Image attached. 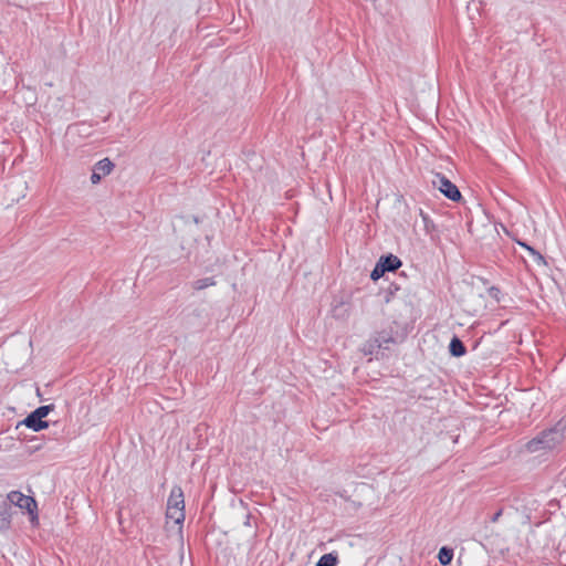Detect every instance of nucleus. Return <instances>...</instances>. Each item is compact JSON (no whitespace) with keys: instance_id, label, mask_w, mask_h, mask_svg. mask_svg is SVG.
I'll list each match as a JSON object with an SVG mask.
<instances>
[{"instance_id":"f257e3e1","label":"nucleus","mask_w":566,"mask_h":566,"mask_svg":"<svg viewBox=\"0 0 566 566\" xmlns=\"http://www.w3.org/2000/svg\"><path fill=\"white\" fill-rule=\"evenodd\" d=\"M566 427L558 422L555 427L543 430L526 443V450L531 453L554 449L564 439Z\"/></svg>"},{"instance_id":"f03ea898","label":"nucleus","mask_w":566,"mask_h":566,"mask_svg":"<svg viewBox=\"0 0 566 566\" xmlns=\"http://www.w3.org/2000/svg\"><path fill=\"white\" fill-rule=\"evenodd\" d=\"M10 505H15L21 510H25L30 515V522L32 525L39 524L38 515V503L34 497L24 495L20 491H11L7 495V500Z\"/></svg>"},{"instance_id":"7ed1b4c3","label":"nucleus","mask_w":566,"mask_h":566,"mask_svg":"<svg viewBox=\"0 0 566 566\" xmlns=\"http://www.w3.org/2000/svg\"><path fill=\"white\" fill-rule=\"evenodd\" d=\"M433 187L438 188L446 198L459 202L462 199V195L459 188L449 180L444 175L438 172L432 179Z\"/></svg>"},{"instance_id":"20e7f679","label":"nucleus","mask_w":566,"mask_h":566,"mask_svg":"<svg viewBox=\"0 0 566 566\" xmlns=\"http://www.w3.org/2000/svg\"><path fill=\"white\" fill-rule=\"evenodd\" d=\"M25 426L27 428L32 429L33 431H41L49 427V421L43 420L41 416H36L35 411H31L22 421H20L17 426Z\"/></svg>"},{"instance_id":"39448f33","label":"nucleus","mask_w":566,"mask_h":566,"mask_svg":"<svg viewBox=\"0 0 566 566\" xmlns=\"http://www.w3.org/2000/svg\"><path fill=\"white\" fill-rule=\"evenodd\" d=\"M174 509H185V500L182 489L178 485H175L171 489L170 495L167 501V510Z\"/></svg>"},{"instance_id":"423d86ee","label":"nucleus","mask_w":566,"mask_h":566,"mask_svg":"<svg viewBox=\"0 0 566 566\" xmlns=\"http://www.w3.org/2000/svg\"><path fill=\"white\" fill-rule=\"evenodd\" d=\"M377 263H379L386 272H395L402 265L401 260L392 253L381 255Z\"/></svg>"},{"instance_id":"0eeeda50","label":"nucleus","mask_w":566,"mask_h":566,"mask_svg":"<svg viewBox=\"0 0 566 566\" xmlns=\"http://www.w3.org/2000/svg\"><path fill=\"white\" fill-rule=\"evenodd\" d=\"M12 507L7 501H0V530H8L11 525Z\"/></svg>"},{"instance_id":"6e6552de","label":"nucleus","mask_w":566,"mask_h":566,"mask_svg":"<svg viewBox=\"0 0 566 566\" xmlns=\"http://www.w3.org/2000/svg\"><path fill=\"white\" fill-rule=\"evenodd\" d=\"M448 348L452 357L459 358L467 354V347L464 343L455 335L451 338Z\"/></svg>"},{"instance_id":"1a4fd4ad","label":"nucleus","mask_w":566,"mask_h":566,"mask_svg":"<svg viewBox=\"0 0 566 566\" xmlns=\"http://www.w3.org/2000/svg\"><path fill=\"white\" fill-rule=\"evenodd\" d=\"M382 349H389V344L395 343L391 329H382L374 334Z\"/></svg>"},{"instance_id":"9d476101","label":"nucleus","mask_w":566,"mask_h":566,"mask_svg":"<svg viewBox=\"0 0 566 566\" xmlns=\"http://www.w3.org/2000/svg\"><path fill=\"white\" fill-rule=\"evenodd\" d=\"M114 167H115L114 163L109 158L106 157V158L98 160L93 166V169L96 170L97 172H99L101 176L104 178L113 171Z\"/></svg>"},{"instance_id":"9b49d317","label":"nucleus","mask_w":566,"mask_h":566,"mask_svg":"<svg viewBox=\"0 0 566 566\" xmlns=\"http://www.w3.org/2000/svg\"><path fill=\"white\" fill-rule=\"evenodd\" d=\"M419 214L423 221L426 233L429 234L432 239L438 237V228L429 214H427L422 209H419Z\"/></svg>"},{"instance_id":"f8f14e48","label":"nucleus","mask_w":566,"mask_h":566,"mask_svg":"<svg viewBox=\"0 0 566 566\" xmlns=\"http://www.w3.org/2000/svg\"><path fill=\"white\" fill-rule=\"evenodd\" d=\"M166 518L174 520V523L179 525V531H181L182 523L185 521V509H174L166 511Z\"/></svg>"},{"instance_id":"ddd939ff","label":"nucleus","mask_w":566,"mask_h":566,"mask_svg":"<svg viewBox=\"0 0 566 566\" xmlns=\"http://www.w3.org/2000/svg\"><path fill=\"white\" fill-rule=\"evenodd\" d=\"M516 242H517V244H520L522 248H524L530 253V255L533 258L535 263H537L538 265L546 264L544 256L538 251H536L533 247H531L526 242H523L520 240H516Z\"/></svg>"},{"instance_id":"4468645a","label":"nucleus","mask_w":566,"mask_h":566,"mask_svg":"<svg viewBox=\"0 0 566 566\" xmlns=\"http://www.w3.org/2000/svg\"><path fill=\"white\" fill-rule=\"evenodd\" d=\"M453 549L451 547H448V546H443L440 548L439 553H438V559H439V563L442 565V566H447L449 565L452 559H453Z\"/></svg>"},{"instance_id":"2eb2a0df","label":"nucleus","mask_w":566,"mask_h":566,"mask_svg":"<svg viewBox=\"0 0 566 566\" xmlns=\"http://www.w3.org/2000/svg\"><path fill=\"white\" fill-rule=\"evenodd\" d=\"M338 555L335 552L324 554L319 557L316 566H337Z\"/></svg>"},{"instance_id":"dca6fc26","label":"nucleus","mask_w":566,"mask_h":566,"mask_svg":"<svg viewBox=\"0 0 566 566\" xmlns=\"http://www.w3.org/2000/svg\"><path fill=\"white\" fill-rule=\"evenodd\" d=\"M381 349V346L374 335L364 345V353L366 355H377Z\"/></svg>"},{"instance_id":"f3484780","label":"nucleus","mask_w":566,"mask_h":566,"mask_svg":"<svg viewBox=\"0 0 566 566\" xmlns=\"http://www.w3.org/2000/svg\"><path fill=\"white\" fill-rule=\"evenodd\" d=\"M333 316L336 318H345L348 316V306L344 302H339L333 306Z\"/></svg>"},{"instance_id":"a211bd4d","label":"nucleus","mask_w":566,"mask_h":566,"mask_svg":"<svg viewBox=\"0 0 566 566\" xmlns=\"http://www.w3.org/2000/svg\"><path fill=\"white\" fill-rule=\"evenodd\" d=\"M216 285L213 277L199 279L192 283V287L197 291Z\"/></svg>"},{"instance_id":"6ab92c4d","label":"nucleus","mask_w":566,"mask_h":566,"mask_svg":"<svg viewBox=\"0 0 566 566\" xmlns=\"http://www.w3.org/2000/svg\"><path fill=\"white\" fill-rule=\"evenodd\" d=\"M54 409V405H44L40 406L33 411L36 412V416H41V418H45L52 410Z\"/></svg>"},{"instance_id":"aec40b11","label":"nucleus","mask_w":566,"mask_h":566,"mask_svg":"<svg viewBox=\"0 0 566 566\" xmlns=\"http://www.w3.org/2000/svg\"><path fill=\"white\" fill-rule=\"evenodd\" d=\"M385 273L387 272L379 265V263H376L375 268L370 273V279L373 281H378Z\"/></svg>"},{"instance_id":"412c9836","label":"nucleus","mask_w":566,"mask_h":566,"mask_svg":"<svg viewBox=\"0 0 566 566\" xmlns=\"http://www.w3.org/2000/svg\"><path fill=\"white\" fill-rule=\"evenodd\" d=\"M9 6H15L18 8H25L28 4L27 0H6Z\"/></svg>"},{"instance_id":"4be33fe9","label":"nucleus","mask_w":566,"mask_h":566,"mask_svg":"<svg viewBox=\"0 0 566 566\" xmlns=\"http://www.w3.org/2000/svg\"><path fill=\"white\" fill-rule=\"evenodd\" d=\"M102 179H103V177L101 176V174L97 172L96 170L92 169L91 182L93 185H97L101 182Z\"/></svg>"},{"instance_id":"5701e85b","label":"nucleus","mask_w":566,"mask_h":566,"mask_svg":"<svg viewBox=\"0 0 566 566\" xmlns=\"http://www.w3.org/2000/svg\"><path fill=\"white\" fill-rule=\"evenodd\" d=\"M502 513H503V510H502V509H500L499 511H496V512L492 515V517H491V522H492V523L497 522V521H499V518L501 517Z\"/></svg>"},{"instance_id":"b1692460","label":"nucleus","mask_w":566,"mask_h":566,"mask_svg":"<svg viewBox=\"0 0 566 566\" xmlns=\"http://www.w3.org/2000/svg\"><path fill=\"white\" fill-rule=\"evenodd\" d=\"M490 295L493 297H497V294L500 293V289L492 286L489 291Z\"/></svg>"}]
</instances>
